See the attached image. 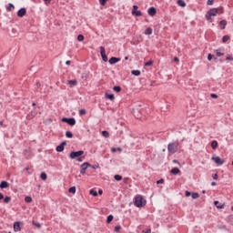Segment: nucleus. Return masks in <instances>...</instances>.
<instances>
[{
  "mask_svg": "<svg viewBox=\"0 0 233 233\" xmlns=\"http://www.w3.org/2000/svg\"><path fill=\"white\" fill-rule=\"evenodd\" d=\"M134 205L135 207H137V208H141L147 205V200L143 198V196L138 195L135 198Z\"/></svg>",
  "mask_w": 233,
  "mask_h": 233,
  "instance_id": "f257e3e1",
  "label": "nucleus"
},
{
  "mask_svg": "<svg viewBox=\"0 0 233 233\" xmlns=\"http://www.w3.org/2000/svg\"><path fill=\"white\" fill-rule=\"evenodd\" d=\"M83 154H85V151H83V150L71 151L70 154H69V157H70V159H76V161L81 163V161H83V159L81 158Z\"/></svg>",
  "mask_w": 233,
  "mask_h": 233,
  "instance_id": "f03ea898",
  "label": "nucleus"
},
{
  "mask_svg": "<svg viewBox=\"0 0 233 233\" xmlns=\"http://www.w3.org/2000/svg\"><path fill=\"white\" fill-rule=\"evenodd\" d=\"M179 147L178 142H172L167 145V151L169 154H176L177 152V147Z\"/></svg>",
  "mask_w": 233,
  "mask_h": 233,
  "instance_id": "7ed1b4c3",
  "label": "nucleus"
},
{
  "mask_svg": "<svg viewBox=\"0 0 233 233\" xmlns=\"http://www.w3.org/2000/svg\"><path fill=\"white\" fill-rule=\"evenodd\" d=\"M132 113L137 119H141V116H143V108H141V106H137L133 108Z\"/></svg>",
  "mask_w": 233,
  "mask_h": 233,
  "instance_id": "20e7f679",
  "label": "nucleus"
},
{
  "mask_svg": "<svg viewBox=\"0 0 233 233\" xmlns=\"http://www.w3.org/2000/svg\"><path fill=\"white\" fill-rule=\"evenodd\" d=\"M218 10L217 8L209 9L205 15L207 21H212V16L215 17V15H218Z\"/></svg>",
  "mask_w": 233,
  "mask_h": 233,
  "instance_id": "39448f33",
  "label": "nucleus"
},
{
  "mask_svg": "<svg viewBox=\"0 0 233 233\" xmlns=\"http://www.w3.org/2000/svg\"><path fill=\"white\" fill-rule=\"evenodd\" d=\"M139 6L137 5H133V9L131 11L132 15H134V17H141V15H143V12H141L140 10H138Z\"/></svg>",
  "mask_w": 233,
  "mask_h": 233,
  "instance_id": "423d86ee",
  "label": "nucleus"
},
{
  "mask_svg": "<svg viewBox=\"0 0 233 233\" xmlns=\"http://www.w3.org/2000/svg\"><path fill=\"white\" fill-rule=\"evenodd\" d=\"M62 122L63 123H66L67 125H69V127H74L76 125V118L74 117H63L62 118Z\"/></svg>",
  "mask_w": 233,
  "mask_h": 233,
  "instance_id": "0eeeda50",
  "label": "nucleus"
},
{
  "mask_svg": "<svg viewBox=\"0 0 233 233\" xmlns=\"http://www.w3.org/2000/svg\"><path fill=\"white\" fill-rule=\"evenodd\" d=\"M88 167H92V165L88 162H85L81 165L80 174H82V176H85V174H86V168H88Z\"/></svg>",
  "mask_w": 233,
  "mask_h": 233,
  "instance_id": "6e6552de",
  "label": "nucleus"
},
{
  "mask_svg": "<svg viewBox=\"0 0 233 233\" xmlns=\"http://www.w3.org/2000/svg\"><path fill=\"white\" fill-rule=\"evenodd\" d=\"M100 56L102 57V61H104V63H106L108 61V56H106V51L105 50V48L103 46H100Z\"/></svg>",
  "mask_w": 233,
  "mask_h": 233,
  "instance_id": "1a4fd4ad",
  "label": "nucleus"
},
{
  "mask_svg": "<svg viewBox=\"0 0 233 233\" xmlns=\"http://www.w3.org/2000/svg\"><path fill=\"white\" fill-rule=\"evenodd\" d=\"M211 159L216 163V165H224L225 163V160L221 159V157H212Z\"/></svg>",
  "mask_w": 233,
  "mask_h": 233,
  "instance_id": "9d476101",
  "label": "nucleus"
},
{
  "mask_svg": "<svg viewBox=\"0 0 233 233\" xmlns=\"http://www.w3.org/2000/svg\"><path fill=\"white\" fill-rule=\"evenodd\" d=\"M17 17H25L26 15V8L22 7L16 13Z\"/></svg>",
  "mask_w": 233,
  "mask_h": 233,
  "instance_id": "9b49d317",
  "label": "nucleus"
},
{
  "mask_svg": "<svg viewBox=\"0 0 233 233\" xmlns=\"http://www.w3.org/2000/svg\"><path fill=\"white\" fill-rule=\"evenodd\" d=\"M147 14H148V15H150V17H154V15H156V14H157V9H156V7H154V6L149 7L147 10Z\"/></svg>",
  "mask_w": 233,
  "mask_h": 233,
  "instance_id": "f8f14e48",
  "label": "nucleus"
},
{
  "mask_svg": "<svg viewBox=\"0 0 233 233\" xmlns=\"http://www.w3.org/2000/svg\"><path fill=\"white\" fill-rule=\"evenodd\" d=\"M66 147V141H63L59 146L56 147V152H63Z\"/></svg>",
  "mask_w": 233,
  "mask_h": 233,
  "instance_id": "ddd939ff",
  "label": "nucleus"
},
{
  "mask_svg": "<svg viewBox=\"0 0 233 233\" xmlns=\"http://www.w3.org/2000/svg\"><path fill=\"white\" fill-rule=\"evenodd\" d=\"M119 61H121V58L116 57V56H112V57L108 60V63H109V65H116V63H119Z\"/></svg>",
  "mask_w": 233,
  "mask_h": 233,
  "instance_id": "4468645a",
  "label": "nucleus"
},
{
  "mask_svg": "<svg viewBox=\"0 0 233 233\" xmlns=\"http://www.w3.org/2000/svg\"><path fill=\"white\" fill-rule=\"evenodd\" d=\"M14 230L15 232H20L21 230V222L16 221L14 223Z\"/></svg>",
  "mask_w": 233,
  "mask_h": 233,
  "instance_id": "2eb2a0df",
  "label": "nucleus"
},
{
  "mask_svg": "<svg viewBox=\"0 0 233 233\" xmlns=\"http://www.w3.org/2000/svg\"><path fill=\"white\" fill-rule=\"evenodd\" d=\"M35 116H37V111H31L29 114H27L26 119L30 121L33 117H35Z\"/></svg>",
  "mask_w": 233,
  "mask_h": 233,
  "instance_id": "dca6fc26",
  "label": "nucleus"
},
{
  "mask_svg": "<svg viewBox=\"0 0 233 233\" xmlns=\"http://www.w3.org/2000/svg\"><path fill=\"white\" fill-rule=\"evenodd\" d=\"M170 172L173 174V176H177V174H181V170H179V167H173Z\"/></svg>",
  "mask_w": 233,
  "mask_h": 233,
  "instance_id": "f3484780",
  "label": "nucleus"
},
{
  "mask_svg": "<svg viewBox=\"0 0 233 233\" xmlns=\"http://www.w3.org/2000/svg\"><path fill=\"white\" fill-rule=\"evenodd\" d=\"M213 203H214L215 207L218 209L225 208V203L219 204V201H218V200H215ZM218 205H219V206H218Z\"/></svg>",
  "mask_w": 233,
  "mask_h": 233,
  "instance_id": "a211bd4d",
  "label": "nucleus"
},
{
  "mask_svg": "<svg viewBox=\"0 0 233 233\" xmlns=\"http://www.w3.org/2000/svg\"><path fill=\"white\" fill-rule=\"evenodd\" d=\"M8 187H10V184L7 181L3 180L0 183V188H8Z\"/></svg>",
  "mask_w": 233,
  "mask_h": 233,
  "instance_id": "6ab92c4d",
  "label": "nucleus"
},
{
  "mask_svg": "<svg viewBox=\"0 0 233 233\" xmlns=\"http://www.w3.org/2000/svg\"><path fill=\"white\" fill-rule=\"evenodd\" d=\"M218 25H219L221 30H225V28L227 26V20H221Z\"/></svg>",
  "mask_w": 233,
  "mask_h": 233,
  "instance_id": "aec40b11",
  "label": "nucleus"
},
{
  "mask_svg": "<svg viewBox=\"0 0 233 233\" xmlns=\"http://www.w3.org/2000/svg\"><path fill=\"white\" fill-rule=\"evenodd\" d=\"M15 9V5H14V4H8V5L6 6V11L7 12H12V10Z\"/></svg>",
  "mask_w": 233,
  "mask_h": 233,
  "instance_id": "412c9836",
  "label": "nucleus"
},
{
  "mask_svg": "<svg viewBox=\"0 0 233 233\" xmlns=\"http://www.w3.org/2000/svg\"><path fill=\"white\" fill-rule=\"evenodd\" d=\"M106 97L110 101H114V99H116V96H114V94L106 93Z\"/></svg>",
  "mask_w": 233,
  "mask_h": 233,
  "instance_id": "4be33fe9",
  "label": "nucleus"
},
{
  "mask_svg": "<svg viewBox=\"0 0 233 233\" xmlns=\"http://www.w3.org/2000/svg\"><path fill=\"white\" fill-rule=\"evenodd\" d=\"M40 178L42 179V181H46V179L48 178V176L46 175V173L42 172L40 174Z\"/></svg>",
  "mask_w": 233,
  "mask_h": 233,
  "instance_id": "5701e85b",
  "label": "nucleus"
},
{
  "mask_svg": "<svg viewBox=\"0 0 233 233\" xmlns=\"http://www.w3.org/2000/svg\"><path fill=\"white\" fill-rule=\"evenodd\" d=\"M178 6H181L182 8H185L187 6V3H185L184 0H177Z\"/></svg>",
  "mask_w": 233,
  "mask_h": 233,
  "instance_id": "b1692460",
  "label": "nucleus"
},
{
  "mask_svg": "<svg viewBox=\"0 0 233 233\" xmlns=\"http://www.w3.org/2000/svg\"><path fill=\"white\" fill-rule=\"evenodd\" d=\"M211 148H213V150H216V148H218V141L217 140H213L211 142Z\"/></svg>",
  "mask_w": 233,
  "mask_h": 233,
  "instance_id": "393cba45",
  "label": "nucleus"
},
{
  "mask_svg": "<svg viewBox=\"0 0 233 233\" xmlns=\"http://www.w3.org/2000/svg\"><path fill=\"white\" fill-rule=\"evenodd\" d=\"M131 74H132V76H141V71H139V70H132Z\"/></svg>",
  "mask_w": 233,
  "mask_h": 233,
  "instance_id": "a878e982",
  "label": "nucleus"
},
{
  "mask_svg": "<svg viewBox=\"0 0 233 233\" xmlns=\"http://www.w3.org/2000/svg\"><path fill=\"white\" fill-rule=\"evenodd\" d=\"M112 221H114V216H113V215L107 216V218H106V223H107V224H110V223H112Z\"/></svg>",
  "mask_w": 233,
  "mask_h": 233,
  "instance_id": "bb28decb",
  "label": "nucleus"
},
{
  "mask_svg": "<svg viewBox=\"0 0 233 233\" xmlns=\"http://www.w3.org/2000/svg\"><path fill=\"white\" fill-rule=\"evenodd\" d=\"M89 194L94 198H97V191L96 189H90Z\"/></svg>",
  "mask_w": 233,
  "mask_h": 233,
  "instance_id": "cd10ccee",
  "label": "nucleus"
},
{
  "mask_svg": "<svg viewBox=\"0 0 233 233\" xmlns=\"http://www.w3.org/2000/svg\"><path fill=\"white\" fill-rule=\"evenodd\" d=\"M145 35H152V28H151V27H147V28L145 30Z\"/></svg>",
  "mask_w": 233,
  "mask_h": 233,
  "instance_id": "c85d7f7f",
  "label": "nucleus"
},
{
  "mask_svg": "<svg viewBox=\"0 0 233 233\" xmlns=\"http://www.w3.org/2000/svg\"><path fill=\"white\" fill-rule=\"evenodd\" d=\"M66 137H68L69 139H72V137H74V134H72V131H66Z\"/></svg>",
  "mask_w": 233,
  "mask_h": 233,
  "instance_id": "c756f323",
  "label": "nucleus"
},
{
  "mask_svg": "<svg viewBox=\"0 0 233 233\" xmlns=\"http://www.w3.org/2000/svg\"><path fill=\"white\" fill-rule=\"evenodd\" d=\"M114 92H116L117 94H119V92H121V87L119 86H115L113 87Z\"/></svg>",
  "mask_w": 233,
  "mask_h": 233,
  "instance_id": "7c9ffc66",
  "label": "nucleus"
},
{
  "mask_svg": "<svg viewBox=\"0 0 233 233\" xmlns=\"http://www.w3.org/2000/svg\"><path fill=\"white\" fill-rule=\"evenodd\" d=\"M12 201V198L11 197H5V198H4V203H5V204H8V203H10Z\"/></svg>",
  "mask_w": 233,
  "mask_h": 233,
  "instance_id": "2f4dec72",
  "label": "nucleus"
},
{
  "mask_svg": "<svg viewBox=\"0 0 233 233\" xmlns=\"http://www.w3.org/2000/svg\"><path fill=\"white\" fill-rule=\"evenodd\" d=\"M114 179L116 181H121V179H123V177L121 175H115Z\"/></svg>",
  "mask_w": 233,
  "mask_h": 233,
  "instance_id": "473e14b6",
  "label": "nucleus"
},
{
  "mask_svg": "<svg viewBox=\"0 0 233 233\" xmlns=\"http://www.w3.org/2000/svg\"><path fill=\"white\" fill-rule=\"evenodd\" d=\"M118 150V152H122L123 149L121 147H112L111 148V152L116 153V151Z\"/></svg>",
  "mask_w": 233,
  "mask_h": 233,
  "instance_id": "72a5a7b5",
  "label": "nucleus"
},
{
  "mask_svg": "<svg viewBox=\"0 0 233 233\" xmlns=\"http://www.w3.org/2000/svg\"><path fill=\"white\" fill-rule=\"evenodd\" d=\"M102 136L104 137H110V133H108V131H106V130H104V131H102Z\"/></svg>",
  "mask_w": 233,
  "mask_h": 233,
  "instance_id": "f704fd0d",
  "label": "nucleus"
},
{
  "mask_svg": "<svg viewBox=\"0 0 233 233\" xmlns=\"http://www.w3.org/2000/svg\"><path fill=\"white\" fill-rule=\"evenodd\" d=\"M154 65V60H149L145 63V66H152Z\"/></svg>",
  "mask_w": 233,
  "mask_h": 233,
  "instance_id": "c9c22d12",
  "label": "nucleus"
},
{
  "mask_svg": "<svg viewBox=\"0 0 233 233\" xmlns=\"http://www.w3.org/2000/svg\"><path fill=\"white\" fill-rule=\"evenodd\" d=\"M69 194H76V187H71L68 189Z\"/></svg>",
  "mask_w": 233,
  "mask_h": 233,
  "instance_id": "e433bc0d",
  "label": "nucleus"
},
{
  "mask_svg": "<svg viewBox=\"0 0 233 233\" xmlns=\"http://www.w3.org/2000/svg\"><path fill=\"white\" fill-rule=\"evenodd\" d=\"M68 85H72L73 86H76V85H77V80H68Z\"/></svg>",
  "mask_w": 233,
  "mask_h": 233,
  "instance_id": "4c0bfd02",
  "label": "nucleus"
},
{
  "mask_svg": "<svg viewBox=\"0 0 233 233\" xmlns=\"http://www.w3.org/2000/svg\"><path fill=\"white\" fill-rule=\"evenodd\" d=\"M230 39V36H228V35H224L222 37V42L223 43H227V41H228Z\"/></svg>",
  "mask_w": 233,
  "mask_h": 233,
  "instance_id": "58836bf2",
  "label": "nucleus"
},
{
  "mask_svg": "<svg viewBox=\"0 0 233 233\" xmlns=\"http://www.w3.org/2000/svg\"><path fill=\"white\" fill-rule=\"evenodd\" d=\"M32 224L34 225V227H36V228H41V223L33 221Z\"/></svg>",
  "mask_w": 233,
  "mask_h": 233,
  "instance_id": "ea45409f",
  "label": "nucleus"
},
{
  "mask_svg": "<svg viewBox=\"0 0 233 233\" xmlns=\"http://www.w3.org/2000/svg\"><path fill=\"white\" fill-rule=\"evenodd\" d=\"M86 109L83 108L79 110V116H86Z\"/></svg>",
  "mask_w": 233,
  "mask_h": 233,
  "instance_id": "a19ab883",
  "label": "nucleus"
},
{
  "mask_svg": "<svg viewBox=\"0 0 233 233\" xmlns=\"http://www.w3.org/2000/svg\"><path fill=\"white\" fill-rule=\"evenodd\" d=\"M216 56H217L218 57H221L222 56H225V54L219 52V49H217V50H216Z\"/></svg>",
  "mask_w": 233,
  "mask_h": 233,
  "instance_id": "79ce46f5",
  "label": "nucleus"
},
{
  "mask_svg": "<svg viewBox=\"0 0 233 233\" xmlns=\"http://www.w3.org/2000/svg\"><path fill=\"white\" fill-rule=\"evenodd\" d=\"M191 198L192 199H198V198H199V193H192Z\"/></svg>",
  "mask_w": 233,
  "mask_h": 233,
  "instance_id": "37998d69",
  "label": "nucleus"
},
{
  "mask_svg": "<svg viewBox=\"0 0 233 233\" xmlns=\"http://www.w3.org/2000/svg\"><path fill=\"white\" fill-rule=\"evenodd\" d=\"M77 41H85V35H77Z\"/></svg>",
  "mask_w": 233,
  "mask_h": 233,
  "instance_id": "c03bdc74",
  "label": "nucleus"
},
{
  "mask_svg": "<svg viewBox=\"0 0 233 233\" xmlns=\"http://www.w3.org/2000/svg\"><path fill=\"white\" fill-rule=\"evenodd\" d=\"M217 10H218V14H223L225 12V10L223 9V6L217 7Z\"/></svg>",
  "mask_w": 233,
  "mask_h": 233,
  "instance_id": "a18cd8bd",
  "label": "nucleus"
},
{
  "mask_svg": "<svg viewBox=\"0 0 233 233\" xmlns=\"http://www.w3.org/2000/svg\"><path fill=\"white\" fill-rule=\"evenodd\" d=\"M25 203H32V197H25Z\"/></svg>",
  "mask_w": 233,
  "mask_h": 233,
  "instance_id": "49530a36",
  "label": "nucleus"
},
{
  "mask_svg": "<svg viewBox=\"0 0 233 233\" xmlns=\"http://www.w3.org/2000/svg\"><path fill=\"white\" fill-rule=\"evenodd\" d=\"M115 232H121V226H116L115 227Z\"/></svg>",
  "mask_w": 233,
  "mask_h": 233,
  "instance_id": "de8ad7c7",
  "label": "nucleus"
},
{
  "mask_svg": "<svg viewBox=\"0 0 233 233\" xmlns=\"http://www.w3.org/2000/svg\"><path fill=\"white\" fill-rule=\"evenodd\" d=\"M108 0H99V3H100V5H102V6H105L106 5V2H107Z\"/></svg>",
  "mask_w": 233,
  "mask_h": 233,
  "instance_id": "09e8293b",
  "label": "nucleus"
},
{
  "mask_svg": "<svg viewBox=\"0 0 233 233\" xmlns=\"http://www.w3.org/2000/svg\"><path fill=\"white\" fill-rule=\"evenodd\" d=\"M212 59H214V55L208 54V61H212Z\"/></svg>",
  "mask_w": 233,
  "mask_h": 233,
  "instance_id": "8fccbe9b",
  "label": "nucleus"
},
{
  "mask_svg": "<svg viewBox=\"0 0 233 233\" xmlns=\"http://www.w3.org/2000/svg\"><path fill=\"white\" fill-rule=\"evenodd\" d=\"M162 183H165V179L160 178L159 180L157 181V185H162Z\"/></svg>",
  "mask_w": 233,
  "mask_h": 233,
  "instance_id": "3c124183",
  "label": "nucleus"
},
{
  "mask_svg": "<svg viewBox=\"0 0 233 233\" xmlns=\"http://www.w3.org/2000/svg\"><path fill=\"white\" fill-rule=\"evenodd\" d=\"M185 196L186 198H190V196H192V193L190 191H186Z\"/></svg>",
  "mask_w": 233,
  "mask_h": 233,
  "instance_id": "603ef678",
  "label": "nucleus"
},
{
  "mask_svg": "<svg viewBox=\"0 0 233 233\" xmlns=\"http://www.w3.org/2000/svg\"><path fill=\"white\" fill-rule=\"evenodd\" d=\"M210 97H212V99H218V95L212 93V94L210 95Z\"/></svg>",
  "mask_w": 233,
  "mask_h": 233,
  "instance_id": "864d4df0",
  "label": "nucleus"
},
{
  "mask_svg": "<svg viewBox=\"0 0 233 233\" xmlns=\"http://www.w3.org/2000/svg\"><path fill=\"white\" fill-rule=\"evenodd\" d=\"M207 5H214V0H208Z\"/></svg>",
  "mask_w": 233,
  "mask_h": 233,
  "instance_id": "5fc2aeb1",
  "label": "nucleus"
},
{
  "mask_svg": "<svg viewBox=\"0 0 233 233\" xmlns=\"http://www.w3.org/2000/svg\"><path fill=\"white\" fill-rule=\"evenodd\" d=\"M226 61H233V57L230 56H228L226 57Z\"/></svg>",
  "mask_w": 233,
  "mask_h": 233,
  "instance_id": "6e6d98bb",
  "label": "nucleus"
},
{
  "mask_svg": "<svg viewBox=\"0 0 233 233\" xmlns=\"http://www.w3.org/2000/svg\"><path fill=\"white\" fill-rule=\"evenodd\" d=\"M91 168H93V170H96V168H99V165H93L91 166Z\"/></svg>",
  "mask_w": 233,
  "mask_h": 233,
  "instance_id": "4d7b16f0",
  "label": "nucleus"
},
{
  "mask_svg": "<svg viewBox=\"0 0 233 233\" xmlns=\"http://www.w3.org/2000/svg\"><path fill=\"white\" fill-rule=\"evenodd\" d=\"M82 79H88V74H83Z\"/></svg>",
  "mask_w": 233,
  "mask_h": 233,
  "instance_id": "13d9d810",
  "label": "nucleus"
},
{
  "mask_svg": "<svg viewBox=\"0 0 233 233\" xmlns=\"http://www.w3.org/2000/svg\"><path fill=\"white\" fill-rule=\"evenodd\" d=\"M173 61H175L176 63H178L179 58H178L177 56H175V57L173 58Z\"/></svg>",
  "mask_w": 233,
  "mask_h": 233,
  "instance_id": "bf43d9fd",
  "label": "nucleus"
},
{
  "mask_svg": "<svg viewBox=\"0 0 233 233\" xmlns=\"http://www.w3.org/2000/svg\"><path fill=\"white\" fill-rule=\"evenodd\" d=\"M212 177H213V179H218V173H217V174L212 175Z\"/></svg>",
  "mask_w": 233,
  "mask_h": 233,
  "instance_id": "052dcab7",
  "label": "nucleus"
},
{
  "mask_svg": "<svg viewBox=\"0 0 233 233\" xmlns=\"http://www.w3.org/2000/svg\"><path fill=\"white\" fill-rule=\"evenodd\" d=\"M2 199H5V196L3 195V193L0 192V201H1Z\"/></svg>",
  "mask_w": 233,
  "mask_h": 233,
  "instance_id": "680f3d73",
  "label": "nucleus"
},
{
  "mask_svg": "<svg viewBox=\"0 0 233 233\" xmlns=\"http://www.w3.org/2000/svg\"><path fill=\"white\" fill-rule=\"evenodd\" d=\"M123 181L124 183H128V177H124Z\"/></svg>",
  "mask_w": 233,
  "mask_h": 233,
  "instance_id": "e2e57ef3",
  "label": "nucleus"
},
{
  "mask_svg": "<svg viewBox=\"0 0 233 233\" xmlns=\"http://www.w3.org/2000/svg\"><path fill=\"white\" fill-rule=\"evenodd\" d=\"M36 86H37V88H41V83L36 82Z\"/></svg>",
  "mask_w": 233,
  "mask_h": 233,
  "instance_id": "0e129e2a",
  "label": "nucleus"
},
{
  "mask_svg": "<svg viewBox=\"0 0 233 233\" xmlns=\"http://www.w3.org/2000/svg\"><path fill=\"white\" fill-rule=\"evenodd\" d=\"M99 196L103 195V191L101 189L98 190Z\"/></svg>",
  "mask_w": 233,
  "mask_h": 233,
  "instance_id": "69168bd1",
  "label": "nucleus"
},
{
  "mask_svg": "<svg viewBox=\"0 0 233 233\" xmlns=\"http://www.w3.org/2000/svg\"><path fill=\"white\" fill-rule=\"evenodd\" d=\"M70 63H71L70 60H67V61L66 62V65L68 66V65H70Z\"/></svg>",
  "mask_w": 233,
  "mask_h": 233,
  "instance_id": "338daca9",
  "label": "nucleus"
},
{
  "mask_svg": "<svg viewBox=\"0 0 233 233\" xmlns=\"http://www.w3.org/2000/svg\"><path fill=\"white\" fill-rule=\"evenodd\" d=\"M151 230L150 229H147V231H145V233H150Z\"/></svg>",
  "mask_w": 233,
  "mask_h": 233,
  "instance_id": "774afa93",
  "label": "nucleus"
}]
</instances>
